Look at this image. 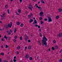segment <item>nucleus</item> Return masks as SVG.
<instances>
[{
    "label": "nucleus",
    "mask_w": 62,
    "mask_h": 62,
    "mask_svg": "<svg viewBox=\"0 0 62 62\" xmlns=\"http://www.w3.org/2000/svg\"><path fill=\"white\" fill-rule=\"evenodd\" d=\"M43 36L44 37L43 38V39L42 40V41L43 42L42 44L44 46L45 45L46 47V46L47 45V44L46 41L48 40V39H47L45 37V36L44 35Z\"/></svg>",
    "instance_id": "obj_1"
},
{
    "label": "nucleus",
    "mask_w": 62,
    "mask_h": 62,
    "mask_svg": "<svg viewBox=\"0 0 62 62\" xmlns=\"http://www.w3.org/2000/svg\"><path fill=\"white\" fill-rule=\"evenodd\" d=\"M12 25V23L11 22L10 25V24H8V26H5L4 25V26L6 28V30H8V27L11 28Z\"/></svg>",
    "instance_id": "obj_2"
},
{
    "label": "nucleus",
    "mask_w": 62,
    "mask_h": 62,
    "mask_svg": "<svg viewBox=\"0 0 62 62\" xmlns=\"http://www.w3.org/2000/svg\"><path fill=\"white\" fill-rule=\"evenodd\" d=\"M48 23H50V22H52V20L51 17H48Z\"/></svg>",
    "instance_id": "obj_3"
},
{
    "label": "nucleus",
    "mask_w": 62,
    "mask_h": 62,
    "mask_svg": "<svg viewBox=\"0 0 62 62\" xmlns=\"http://www.w3.org/2000/svg\"><path fill=\"white\" fill-rule=\"evenodd\" d=\"M29 9H31V11H32V8H33V7H32V6L31 5H29V7H28Z\"/></svg>",
    "instance_id": "obj_4"
},
{
    "label": "nucleus",
    "mask_w": 62,
    "mask_h": 62,
    "mask_svg": "<svg viewBox=\"0 0 62 62\" xmlns=\"http://www.w3.org/2000/svg\"><path fill=\"white\" fill-rule=\"evenodd\" d=\"M25 40L26 41H27V39H28V37H27V35L26 34H25Z\"/></svg>",
    "instance_id": "obj_5"
},
{
    "label": "nucleus",
    "mask_w": 62,
    "mask_h": 62,
    "mask_svg": "<svg viewBox=\"0 0 62 62\" xmlns=\"http://www.w3.org/2000/svg\"><path fill=\"white\" fill-rule=\"evenodd\" d=\"M43 14V12H42L41 11V12L40 13V16H42V15Z\"/></svg>",
    "instance_id": "obj_6"
},
{
    "label": "nucleus",
    "mask_w": 62,
    "mask_h": 62,
    "mask_svg": "<svg viewBox=\"0 0 62 62\" xmlns=\"http://www.w3.org/2000/svg\"><path fill=\"white\" fill-rule=\"evenodd\" d=\"M35 26L36 27H37V26L38 27V28H39L40 29V26H39V25L38 26V25H37V24H36V25H35Z\"/></svg>",
    "instance_id": "obj_7"
},
{
    "label": "nucleus",
    "mask_w": 62,
    "mask_h": 62,
    "mask_svg": "<svg viewBox=\"0 0 62 62\" xmlns=\"http://www.w3.org/2000/svg\"><path fill=\"white\" fill-rule=\"evenodd\" d=\"M58 11L60 12H61L62 11V9L59 8L58 9Z\"/></svg>",
    "instance_id": "obj_8"
},
{
    "label": "nucleus",
    "mask_w": 62,
    "mask_h": 62,
    "mask_svg": "<svg viewBox=\"0 0 62 62\" xmlns=\"http://www.w3.org/2000/svg\"><path fill=\"white\" fill-rule=\"evenodd\" d=\"M59 37H62V33H59L58 35Z\"/></svg>",
    "instance_id": "obj_9"
},
{
    "label": "nucleus",
    "mask_w": 62,
    "mask_h": 62,
    "mask_svg": "<svg viewBox=\"0 0 62 62\" xmlns=\"http://www.w3.org/2000/svg\"><path fill=\"white\" fill-rule=\"evenodd\" d=\"M31 48V46H29L28 47V49L29 50H30Z\"/></svg>",
    "instance_id": "obj_10"
},
{
    "label": "nucleus",
    "mask_w": 62,
    "mask_h": 62,
    "mask_svg": "<svg viewBox=\"0 0 62 62\" xmlns=\"http://www.w3.org/2000/svg\"><path fill=\"white\" fill-rule=\"evenodd\" d=\"M29 55H26L25 57L26 58H28L29 57Z\"/></svg>",
    "instance_id": "obj_11"
},
{
    "label": "nucleus",
    "mask_w": 62,
    "mask_h": 62,
    "mask_svg": "<svg viewBox=\"0 0 62 62\" xmlns=\"http://www.w3.org/2000/svg\"><path fill=\"white\" fill-rule=\"evenodd\" d=\"M16 24L17 25H19L20 24V22H17Z\"/></svg>",
    "instance_id": "obj_12"
},
{
    "label": "nucleus",
    "mask_w": 62,
    "mask_h": 62,
    "mask_svg": "<svg viewBox=\"0 0 62 62\" xmlns=\"http://www.w3.org/2000/svg\"><path fill=\"white\" fill-rule=\"evenodd\" d=\"M32 22H33V20L32 19H31L30 20V22L31 23Z\"/></svg>",
    "instance_id": "obj_13"
},
{
    "label": "nucleus",
    "mask_w": 62,
    "mask_h": 62,
    "mask_svg": "<svg viewBox=\"0 0 62 62\" xmlns=\"http://www.w3.org/2000/svg\"><path fill=\"white\" fill-rule=\"evenodd\" d=\"M28 17V19H30V18H31V16L30 15H29Z\"/></svg>",
    "instance_id": "obj_14"
},
{
    "label": "nucleus",
    "mask_w": 62,
    "mask_h": 62,
    "mask_svg": "<svg viewBox=\"0 0 62 62\" xmlns=\"http://www.w3.org/2000/svg\"><path fill=\"white\" fill-rule=\"evenodd\" d=\"M23 25H24V24L23 23H21V24L20 25V26L21 27H23Z\"/></svg>",
    "instance_id": "obj_15"
},
{
    "label": "nucleus",
    "mask_w": 62,
    "mask_h": 62,
    "mask_svg": "<svg viewBox=\"0 0 62 62\" xmlns=\"http://www.w3.org/2000/svg\"><path fill=\"white\" fill-rule=\"evenodd\" d=\"M0 16H1V20H2V21H3V16H2V15H1Z\"/></svg>",
    "instance_id": "obj_16"
},
{
    "label": "nucleus",
    "mask_w": 62,
    "mask_h": 62,
    "mask_svg": "<svg viewBox=\"0 0 62 62\" xmlns=\"http://www.w3.org/2000/svg\"><path fill=\"white\" fill-rule=\"evenodd\" d=\"M18 11L19 13H20L21 12V10L20 9H18Z\"/></svg>",
    "instance_id": "obj_17"
},
{
    "label": "nucleus",
    "mask_w": 62,
    "mask_h": 62,
    "mask_svg": "<svg viewBox=\"0 0 62 62\" xmlns=\"http://www.w3.org/2000/svg\"><path fill=\"white\" fill-rule=\"evenodd\" d=\"M41 3H43V4H45V2H44V1H43V0H41Z\"/></svg>",
    "instance_id": "obj_18"
},
{
    "label": "nucleus",
    "mask_w": 62,
    "mask_h": 62,
    "mask_svg": "<svg viewBox=\"0 0 62 62\" xmlns=\"http://www.w3.org/2000/svg\"><path fill=\"white\" fill-rule=\"evenodd\" d=\"M7 38H8V37H7V36H6V35L4 36V39H7Z\"/></svg>",
    "instance_id": "obj_19"
},
{
    "label": "nucleus",
    "mask_w": 62,
    "mask_h": 62,
    "mask_svg": "<svg viewBox=\"0 0 62 62\" xmlns=\"http://www.w3.org/2000/svg\"><path fill=\"white\" fill-rule=\"evenodd\" d=\"M5 8H8V5H6L5 6Z\"/></svg>",
    "instance_id": "obj_20"
},
{
    "label": "nucleus",
    "mask_w": 62,
    "mask_h": 62,
    "mask_svg": "<svg viewBox=\"0 0 62 62\" xmlns=\"http://www.w3.org/2000/svg\"><path fill=\"white\" fill-rule=\"evenodd\" d=\"M4 39V38L2 39L1 40V41H5V39Z\"/></svg>",
    "instance_id": "obj_21"
},
{
    "label": "nucleus",
    "mask_w": 62,
    "mask_h": 62,
    "mask_svg": "<svg viewBox=\"0 0 62 62\" xmlns=\"http://www.w3.org/2000/svg\"><path fill=\"white\" fill-rule=\"evenodd\" d=\"M20 48H21V47L20 46H18L17 47V49H18L19 50V49H20Z\"/></svg>",
    "instance_id": "obj_22"
},
{
    "label": "nucleus",
    "mask_w": 62,
    "mask_h": 62,
    "mask_svg": "<svg viewBox=\"0 0 62 62\" xmlns=\"http://www.w3.org/2000/svg\"><path fill=\"white\" fill-rule=\"evenodd\" d=\"M39 35L40 37H42V34L41 33H39Z\"/></svg>",
    "instance_id": "obj_23"
},
{
    "label": "nucleus",
    "mask_w": 62,
    "mask_h": 62,
    "mask_svg": "<svg viewBox=\"0 0 62 62\" xmlns=\"http://www.w3.org/2000/svg\"><path fill=\"white\" fill-rule=\"evenodd\" d=\"M32 59H33V58H32V57H30L29 58L30 60H32Z\"/></svg>",
    "instance_id": "obj_24"
},
{
    "label": "nucleus",
    "mask_w": 62,
    "mask_h": 62,
    "mask_svg": "<svg viewBox=\"0 0 62 62\" xmlns=\"http://www.w3.org/2000/svg\"><path fill=\"white\" fill-rule=\"evenodd\" d=\"M16 31H17V30L16 29H15V31H14V33H16Z\"/></svg>",
    "instance_id": "obj_25"
},
{
    "label": "nucleus",
    "mask_w": 62,
    "mask_h": 62,
    "mask_svg": "<svg viewBox=\"0 0 62 62\" xmlns=\"http://www.w3.org/2000/svg\"><path fill=\"white\" fill-rule=\"evenodd\" d=\"M0 54L1 55H4V53H0Z\"/></svg>",
    "instance_id": "obj_26"
},
{
    "label": "nucleus",
    "mask_w": 62,
    "mask_h": 62,
    "mask_svg": "<svg viewBox=\"0 0 62 62\" xmlns=\"http://www.w3.org/2000/svg\"><path fill=\"white\" fill-rule=\"evenodd\" d=\"M34 23H35V24H36V23H37V21L36 20H35L34 21Z\"/></svg>",
    "instance_id": "obj_27"
},
{
    "label": "nucleus",
    "mask_w": 62,
    "mask_h": 62,
    "mask_svg": "<svg viewBox=\"0 0 62 62\" xmlns=\"http://www.w3.org/2000/svg\"><path fill=\"white\" fill-rule=\"evenodd\" d=\"M7 11H8V14H9V9H8L7 10Z\"/></svg>",
    "instance_id": "obj_28"
},
{
    "label": "nucleus",
    "mask_w": 62,
    "mask_h": 62,
    "mask_svg": "<svg viewBox=\"0 0 62 62\" xmlns=\"http://www.w3.org/2000/svg\"><path fill=\"white\" fill-rule=\"evenodd\" d=\"M59 16H56V18L57 19H58L59 18Z\"/></svg>",
    "instance_id": "obj_29"
},
{
    "label": "nucleus",
    "mask_w": 62,
    "mask_h": 62,
    "mask_svg": "<svg viewBox=\"0 0 62 62\" xmlns=\"http://www.w3.org/2000/svg\"><path fill=\"white\" fill-rule=\"evenodd\" d=\"M35 6L36 8H38V7H39V6H38V4H36L35 5Z\"/></svg>",
    "instance_id": "obj_30"
},
{
    "label": "nucleus",
    "mask_w": 62,
    "mask_h": 62,
    "mask_svg": "<svg viewBox=\"0 0 62 62\" xmlns=\"http://www.w3.org/2000/svg\"><path fill=\"white\" fill-rule=\"evenodd\" d=\"M55 49H58V46H55Z\"/></svg>",
    "instance_id": "obj_31"
},
{
    "label": "nucleus",
    "mask_w": 62,
    "mask_h": 62,
    "mask_svg": "<svg viewBox=\"0 0 62 62\" xmlns=\"http://www.w3.org/2000/svg\"><path fill=\"white\" fill-rule=\"evenodd\" d=\"M13 41L14 42H16V41H17V40L16 39H13Z\"/></svg>",
    "instance_id": "obj_32"
},
{
    "label": "nucleus",
    "mask_w": 62,
    "mask_h": 62,
    "mask_svg": "<svg viewBox=\"0 0 62 62\" xmlns=\"http://www.w3.org/2000/svg\"><path fill=\"white\" fill-rule=\"evenodd\" d=\"M41 42H40V41H39V44L40 46V45H41Z\"/></svg>",
    "instance_id": "obj_33"
},
{
    "label": "nucleus",
    "mask_w": 62,
    "mask_h": 62,
    "mask_svg": "<svg viewBox=\"0 0 62 62\" xmlns=\"http://www.w3.org/2000/svg\"><path fill=\"white\" fill-rule=\"evenodd\" d=\"M59 62H62V59H60V60H59Z\"/></svg>",
    "instance_id": "obj_34"
},
{
    "label": "nucleus",
    "mask_w": 62,
    "mask_h": 62,
    "mask_svg": "<svg viewBox=\"0 0 62 62\" xmlns=\"http://www.w3.org/2000/svg\"><path fill=\"white\" fill-rule=\"evenodd\" d=\"M52 50H55V49H54V48L53 47H52Z\"/></svg>",
    "instance_id": "obj_35"
},
{
    "label": "nucleus",
    "mask_w": 62,
    "mask_h": 62,
    "mask_svg": "<svg viewBox=\"0 0 62 62\" xmlns=\"http://www.w3.org/2000/svg\"><path fill=\"white\" fill-rule=\"evenodd\" d=\"M42 17H40L39 18V20H42Z\"/></svg>",
    "instance_id": "obj_36"
},
{
    "label": "nucleus",
    "mask_w": 62,
    "mask_h": 62,
    "mask_svg": "<svg viewBox=\"0 0 62 62\" xmlns=\"http://www.w3.org/2000/svg\"><path fill=\"white\" fill-rule=\"evenodd\" d=\"M13 61L14 62H16V60L15 59H13Z\"/></svg>",
    "instance_id": "obj_37"
},
{
    "label": "nucleus",
    "mask_w": 62,
    "mask_h": 62,
    "mask_svg": "<svg viewBox=\"0 0 62 62\" xmlns=\"http://www.w3.org/2000/svg\"><path fill=\"white\" fill-rule=\"evenodd\" d=\"M8 40H10V39H11V38H10V37H8Z\"/></svg>",
    "instance_id": "obj_38"
},
{
    "label": "nucleus",
    "mask_w": 62,
    "mask_h": 62,
    "mask_svg": "<svg viewBox=\"0 0 62 62\" xmlns=\"http://www.w3.org/2000/svg\"><path fill=\"white\" fill-rule=\"evenodd\" d=\"M16 13L17 15H19V14L16 11Z\"/></svg>",
    "instance_id": "obj_39"
},
{
    "label": "nucleus",
    "mask_w": 62,
    "mask_h": 62,
    "mask_svg": "<svg viewBox=\"0 0 62 62\" xmlns=\"http://www.w3.org/2000/svg\"><path fill=\"white\" fill-rule=\"evenodd\" d=\"M20 39L21 40H22L23 39V38H22V37H20Z\"/></svg>",
    "instance_id": "obj_40"
},
{
    "label": "nucleus",
    "mask_w": 62,
    "mask_h": 62,
    "mask_svg": "<svg viewBox=\"0 0 62 62\" xmlns=\"http://www.w3.org/2000/svg\"><path fill=\"white\" fill-rule=\"evenodd\" d=\"M27 49V46H26L25 47V50H26Z\"/></svg>",
    "instance_id": "obj_41"
},
{
    "label": "nucleus",
    "mask_w": 62,
    "mask_h": 62,
    "mask_svg": "<svg viewBox=\"0 0 62 62\" xmlns=\"http://www.w3.org/2000/svg\"><path fill=\"white\" fill-rule=\"evenodd\" d=\"M53 42L54 43H56V41L55 40L53 41Z\"/></svg>",
    "instance_id": "obj_42"
},
{
    "label": "nucleus",
    "mask_w": 62,
    "mask_h": 62,
    "mask_svg": "<svg viewBox=\"0 0 62 62\" xmlns=\"http://www.w3.org/2000/svg\"><path fill=\"white\" fill-rule=\"evenodd\" d=\"M40 23L41 24H43V22L42 21H41Z\"/></svg>",
    "instance_id": "obj_43"
},
{
    "label": "nucleus",
    "mask_w": 62,
    "mask_h": 62,
    "mask_svg": "<svg viewBox=\"0 0 62 62\" xmlns=\"http://www.w3.org/2000/svg\"><path fill=\"white\" fill-rule=\"evenodd\" d=\"M6 14L5 13H4L2 14V16H5V15Z\"/></svg>",
    "instance_id": "obj_44"
},
{
    "label": "nucleus",
    "mask_w": 62,
    "mask_h": 62,
    "mask_svg": "<svg viewBox=\"0 0 62 62\" xmlns=\"http://www.w3.org/2000/svg\"><path fill=\"white\" fill-rule=\"evenodd\" d=\"M17 38V36H15V39H16Z\"/></svg>",
    "instance_id": "obj_45"
},
{
    "label": "nucleus",
    "mask_w": 62,
    "mask_h": 62,
    "mask_svg": "<svg viewBox=\"0 0 62 62\" xmlns=\"http://www.w3.org/2000/svg\"><path fill=\"white\" fill-rule=\"evenodd\" d=\"M28 42L29 43V42H31V40H28Z\"/></svg>",
    "instance_id": "obj_46"
},
{
    "label": "nucleus",
    "mask_w": 62,
    "mask_h": 62,
    "mask_svg": "<svg viewBox=\"0 0 62 62\" xmlns=\"http://www.w3.org/2000/svg\"><path fill=\"white\" fill-rule=\"evenodd\" d=\"M11 34V33H10V32H8V35H10Z\"/></svg>",
    "instance_id": "obj_47"
},
{
    "label": "nucleus",
    "mask_w": 62,
    "mask_h": 62,
    "mask_svg": "<svg viewBox=\"0 0 62 62\" xmlns=\"http://www.w3.org/2000/svg\"><path fill=\"white\" fill-rule=\"evenodd\" d=\"M47 18H45L44 19V21H47Z\"/></svg>",
    "instance_id": "obj_48"
},
{
    "label": "nucleus",
    "mask_w": 62,
    "mask_h": 62,
    "mask_svg": "<svg viewBox=\"0 0 62 62\" xmlns=\"http://www.w3.org/2000/svg\"><path fill=\"white\" fill-rule=\"evenodd\" d=\"M8 46L7 45H6L5 46V48H8Z\"/></svg>",
    "instance_id": "obj_49"
},
{
    "label": "nucleus",
    "mask_w": 62,
    "mask_h": 62,
    "mask_svg": "<svg viewBox=\"0 0 62 62\" xmlns=\"http://www.w3.org/2000/svg\"><path fill=\"white\" fill-rule=\"evenodd\" d=\"M39 31L40 32H41V29H39Z\"/></svg>",
    "instance_id": "obj_50"
},
{
    "label": "nucleus",
    "mask_w": 62,
    "mask_h": 62,
    "mask_svg": "<svg viewBox=\"0 0 62 62\" xmlns=\"http://www.w3.org/2000/svg\"><path fill=\"white\" fill-rule=\"evenodd\" d=\"M30 16H33V14L32 13L31 14Z\"/></svg>",
    "instance_id": "obj_51"
},
{
    "label": "nucleus",
    "mask_w": 62,
    "mask_h": 62,
    "mask_svg": "<svg viewBox=\"0 0 62 62\" xmlns=\"http://www.w3.org/2000/svg\"><path fill=\"white\" fill-rule=\"evenodd\" d=\"M20 3H21L22 2V0H20Z\"/></svg>",
    "instance_id": "obj_52"
},
{
    "label": "nucleus",
    "mask_w": 62,
    "mask_h": 62,
    "mask_svg": "<svg viewBox=\"0 0 62 62\" xmlns=\"http://www.w3.org/2000/svg\"><path fill=\"white\" fill-rule=\"evenodd\" d=\"M12 30V29L10 30V31L11 32V33H12V30Z\"/></svg>",
    "instance_id": "obj_53"
},
{
    "label": "nucleus",
    "mask_w": 62,
    "mask_h": 62,
    "mask_svg": "<svg viewBox=\"0 0 62 62\" xmlns=\"http://www.w3.org/2000/svg\"><path fill=\"white\" fill-rule=\"evenodd\" d=\"M16 56H15L14 57V59H16Z\"/></svg>",
    "instance_id": "obj_54"
},
{
    "label": "nucleus",
    "mask_w": 62,
    "mask_h": 62,
    "mask_svg": "<svg viewBox=\"0 0 62 62\" xmlns=\"http://www.w3.org/2000/svg\"><path fill=\"white\" fill-rule=\"evenodd\" d=\"M62 52V50L61 49L60 51H59V53H61Z\"/></svg>",
    "instance_id": "obj_55"
},
{
    "label": "nucleus",
    "mask_w": 62,
    "mask_h": 62,
    "mask_svg": "<svg viewBox=\"0 0 62 62\" xmlns=\"http://www.w3.org/2000/svg\"><path fill=\"white\" fill-rule=\"evenodd\" d=\"M31 37H33V34H32L31 35Z\"/></svg>",
    "instance_id": "obj_56"
},
{
    "label": "nucleus",
    "mask_w": 62,
    "mask_h": 62,
    "mask_svg": "<svg viewBox=\"0 0 62 62\" xmlns=\"http://www.w3.org/2000/svg\"><path fill=\"white\" fill-rule=\"evenodd\" d=\"M16 53H17V54H19V52H17V51Z\"/></svg>",
    "instance_id": "obj_57"
},
{
    "label": "nucleus",
    "mask_w": 62,
    "mask_h": 62,
    "mask_svg": "<svg viewBox=\"0 0 62 62\" xmlns=\"http://www.w3.org/2000/svg\"><path fill=\"white\" fill-rule=\"evenodd\" d=\"M3 30V29H0V31H2V30Z\"/></svg>",
    "instance_id": "obj_58"
},
{
    "label": "nucleus",
    "mask_w": 62,
    "mask_h": 62,
    "mask_svg": "<svg viewBox=\"0 0 62 62\" xmlns=\"http://www.w3.org/2000/svg\"><path fill=\"white\" fill-rule=\"evenodd\" d=\"M2 61V60L1 59V58H0V62H1Z\"/></svg>",
    "instance_id": "obj_59"
},
{
    "label": "nucleus",
    "mask_w": 62,
    "mask_h": 62,
    "mask_svg": "<svg viewBox=\"0 0 62 62\" xmlns=\"http://www.w3.org/2000/svg\"><path fill=\"white\" fill-rule=\"evenodd\" d=\"M38 8H41L40 7H39V6H38Z\"/></svg>",
    "instance_id": "obj_60"
},
{
    "label": "nucleus",
    "mask_w": 62,
    "mask_h": 62,
    "mask_svg": "<svg viewBox=\"0 0 62 62\" xmlns=\"http://www.w3.org/2000/svg\"><path fill=\"white\" fill-rule=\"evenodd\" d=\"M49 51H51V48H49Z\"/></svg>",
    "instance_id": "obj_61"
},
{
    "label": "nucleus",
    "mask_w": 62,
    "mask_h": 62,
    "mask_svg": "<svg viewBox=\"0 0 62 62\" xmlns=\"http://www.w3.org/2000/svg\"><path fill=\"white\" fill-rule=\"evenodd\" d=\"M40 3V1H38V4H39Z\"/></svg>",
    "instance_id": "obj_62"
},
{
    "label": "nucleus",
    "mask_w": 62,
    "mask_h": 62,
    "mask_svg": "<svg viewBox=\"0 0 62 62\" xmlns=\"http://www.w3.org/2000/svg\"><path fill=\"white\" fill-rule=\"evenodd\" d=\"M1 48H3V46H1Z\"/></svg>",
    "instance_id": "obj_63"
},
{
    "label": "nucleus",
    "mask_w": 62,
    "mask_h": 62,
    "mask_svg": "<svg viewBox=\"0 0 62 62\" xmlns=\"http://www.w3.org/2000/svg\"><path fill=\"white\" fill-rule=\"evenodd\" d=\"M40 8V10H42V8Z\"/></svg>",
    "instance_id": "obj_64"
}]
</instances>
